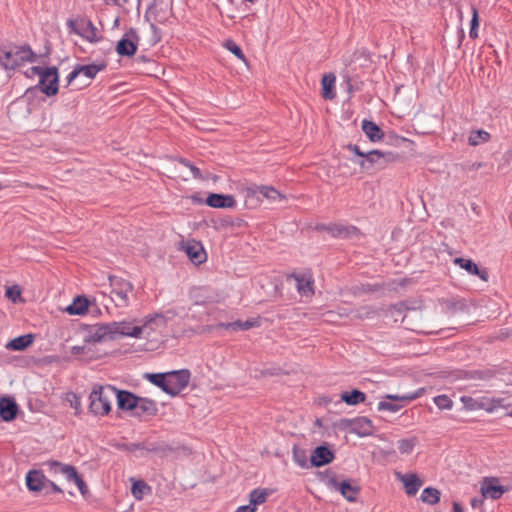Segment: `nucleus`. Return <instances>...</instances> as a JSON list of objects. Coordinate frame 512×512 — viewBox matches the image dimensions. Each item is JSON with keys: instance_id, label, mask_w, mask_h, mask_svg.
I'll use <instances>...</instances> for the list:
<instances>
[{"instance_id": "obj_32", "label": "nucleus", "mask_w": 512, "mask_h": 512, "mask_svg": "<svg viewBox=\"0 0 512 512\" xmlns=\"http://www.w3.org/2000/svg\"><path fill=\"white\" fill-rule=\"evenodd\" d=\"M366 399L365 393L360 390L354 389L350 392L346 391L341 393V400L348 405H357L364 402Z\"/></svg>"}, {"instance_id": "obj_3", "label": "nucleus", "mask_w": 512, "mask_h": 512, "mask_svg": "<svg viewBox=\"0 0 512 512\" xmlns=\"http://www.w3.org/2000/svg\"><path fill=\"white\" fill-rule=\"evenodd\" d=\"M35 54L28 46H11L0 49V63L6 70H14L27 62H33Z\"/></svg>"}, {"instance_id": "obj_56", "label": "nucleus", "mask_w": 512, "mask_h": 512, "mask_svg": "<svg viewBox=\"0 0 512 512\" xmlns=\"http://www.w3.org/2000/svg\"><path fill=\"white\" fill-rule=\"evenodd\" d=\"M86 349V346H73L72 347V354L73 355H80L84 353V350Z\"/></svg>"}, {"instance_id": "obj_53", "label": "nucleus", "mask_w": 512, "mask_h": 512, "mask_svg": "<svg viewBox=\"0 0 512 512\" xmlns=\"http://www.w3.org/2000/svg\"><path fill=\"white\" fill-rule=\"evenodd\" d=\"M80 76L79 70L77 69V66L74 67L73 71H71L67 76V82L70 84L75 78Z\"/></svg>"}, {"instance_id": "obj_59", "label": "nucleus", "mask_w": 512, "mask_h": 512, "mask_svg": "<svg viewBox=\"0 0 512 512\" xmlns=\"http://www.w3.org/2000/svg\"><path fill=\"white\" fill-rule=\"evenodd\" d=\"M73 406H74V408H75V409H78V407L80 406V402H79V401H76V403H74V405H73Z\"/></svg>"}, {"instance_id": "obj_24", "label": "nucleus", "mask_w": 512, "mask_h": 512, "mask_svg": "<svg viewBox=\"0 0 512 512\" xmlns=\"http://www.w3.org/2000/svg\"><path fill=\"white\" fill-rule=\"evenodd\" d=\"M17 411L18 407L14 400L7 397L0 398V416L4 421L15 419Z\"/></svg>"}, {"instance_id": "obj_35", "label": "nucleus", "mask_w": 512, "mask_h": 512, "mask_svg": "<svg viewBox=\"0 0 512 512\" xmlns=\"http://www.w3.org/2000/svg\"><path fill=\"white\" fill-rule=\"evenodd\" d=\"M269 495L270 491L266 488L254 489L249 494V502L256 508L257 505L263 504Z\"/></svg>"}, {"instance_id": "obj_31", "label": "nucleus", "mask_w": 512, "mask_h": 512, "mask_svg": "<svg viewBox=\"0 0 512 512\" xmlns=\"http://www.w3.org/2000/svg\"><path fill=\"white\" fill-rule=\"evenodd\" d=\"M106 68V64L104 62L101 63H93L89 65H77V69L79 70V74L85 76L89 80L95 78V76Z\"/></svg>"}, {"instance_id": "obj_9", "label": "nucleus", "mask_w": 512, "mask_h": 512, "mask_svg": "<svg viewBox=\"0 0 512 512\" xmlns=\"http://www.w3.org/2000/svg\"><path fill=\"white\" fill-rule=\"evenodd\" d=\"M190 377L191 373L187 369L167 372L166 393L170 396H177L188 386Z\"/></svg>"}, {"instance_id": "obj_7", "label": "nucleus", "mask_w": 512, "mask_h": 512, "mask_svg": "<svg viewBox=\"0 0 512 512\" xmlns=\"http://www.w3.org/2000/svg\"><path fill=\"white\" fill-rule=\"evenodd\" d=\"M66 26L70 33L79 35L90 43H97L101 39V37L98 35L96 26L90 19L82 17L77 19L69 18L66 21Z\"/></svg>"}, {"instance_id": "obj_43", "label": "nucleus", "mask_w": 512, "mask_h": 512, "mask_svg": "<svg viewBox=\"0 0 512 512\" xmlns=\"http://www.w3.org/2000/svg\"><path fill=\"white\" fill-rule=\"evenodd\" d=\"M258 325L256 320H247V321H235L226 325L227 328H231L233 330H249L250 328Z\"/></svg>"}, {"instance_id": "obj_37", "label": "nucleus", "mask_w": 512, "mask_h": 512, "mask_svg": "<svg viewBox=\"0 0 512 512\" xmlns=\"http://www.w3.org/2000/svg\"><path fill=\"white\" fill-rule=\"evenodd\" d=\"M145 378L166 393L167 373H147Z\"/></svg>"}, {"instance_id": "obj_26", "label": "nucleus", "mask_w": 512, "mask_h": 512, "mask_svg": "<svg viewBox=\"0 0 512 512\" xmlns=\"http://www.w3.org/2000/svg\"><path fill=\"white\" fill-rule=\"evenodd\" d=\"M372 429L373 426L370 419L366 417H357L354 418L351 432L363 437L372 434Z\"/></svg>"}, {"instance_id": "obj_36", "label": "nucleus", "mask_w": 512, "mask_h": 512, "mask_svg": "<svg viewBox=\"0 0 512 512\" xmlns=\"http://www.w3.org/2000/svg\"><path fill=\"white\" fill-rule=\"evenodd\" d=\"M292 457L293 461L301 468H309L311 467L308 463V456L306 450L294 446L292 449Z\"/></svg>"}, {"instance_id": "obj_27", "label": "nucleus", "mask_w": 512, "mask_h": 512, "mask_svg": "<svg viewBox=\"0 0 512 512\" xmlns=\"http://www.w3.org/2000/svg\"><path fill=\"white\" fill-rule=\"evenodd\" d=\"M89 301L85 296H77L73 302L67 306L65 311L70 315H84L88 311Z\"/></svg>"}, {"instance_id": "obj_13", "label": "nucleus", "mask_w": 512, "mask_h": 512, "mask_svg": "<svg viewBox=\"0 0 512 512\" xmlns=\"http://www.w3.org/2000/svg\"><path fill=\"white\" fill-rule=\"evenodd\" d=\"M506 492V489L499 484L495 477L484 478L481 484V493L485 498L497 500Z\"/></svg>"}, {"instance_id": "obj_23", "label": "nucleus", "mask_w": 512, "mask_h": 512, "mask_svg": "<svg viewBox=\"0 0 512 512\" xmlns=\"http://www.w3.org/2000/svg\"><path fill=\"white\" fill-rule=\"evenodd\" d=\"M118 407L122 410H135L137 406L138 396L131 392L116 389V396Z\"/></svg>"}, {"instance_id": "obj_47", "label": "nucleus", "mask_w": 512, "mask_h": 512, "mask_svg": "<svg viewBox=\"0 0 512 512\" xmlns=\"http://www.w3.org/2000/svg\"><path fill=\"white\" fill-rule=\"evenodd\" d=\"M179 162L184 165L185 167L189 168V170L192 173L193 178L195 179H203V176L201 174V171L199 168L191 164L188 160L181 158Z\"/></svg>"}, {"instance_id": "obj_49", "label": "nucleus", "mask_w": 512, "mask_h": 512, "mask_svg": "<svg viewBox=\"0 0 512 512\" xmlns=\"http://www.w3.org/2000/svg\"><path fill=\"white\" fill-rule=\"evenodd\" d=\"M71 481H73L80 492L84 495L87 491V485L84 482V480L79 476V474L76 472V476L71 478Z\"/></svg>"}, {"instance_id": "obj_8", "label": "nucleus", "mask_w": 512, "mask_h": 512, "mask_svg": "<svg viewBox=\"0 0 512 512\" xmlns=\"http://www.w3.org/2000/svg\"><path fill=\"white\" fill-rule=\"evenodd\" d=\"M460 401L464 408L470 411L484 410L488 413H492L496 409L504 407L503 399L488 396L472 397L464 395L460 398Z\"/></svg>"}, {"instance_id": "obj_34", "label": "nucleus", "mask_w": 512, "mask_h": 512, "mask_svg": "<svg viewBox=\"0 0 512 512\" xmlns=\"http://www.w3.org/2000/svg\"><path fill=\"white\" fill-rule=\"evenodd\" d=\"M441 492L433 487L425 488L420 496V499L423 503L429 505H435L440 501Z\"/></svg>"}, {"instance_id": "obj_42", "label": "nucleus", "mask_w": 512, "mask_h": 512, "mask_svg": "<svg viewBox=\"0 0 512 512\" xmlns=\"http://www.w3.org/2000/svg\"><path fill=\"white\" fill-rule=\"evenodd\" d=\"M223 46L231 53H233L239 60H242L244 62L246 61V57L242 49L233 40H226Z\"/></svg>"}, {"instance_id": "obj_39", "label": "nucleus", "mask_w": 512, "mask_h": 512, "mask_svg": "<svg viewBox=\"0 0 512 512\" xmlns=\"http://www.w3.org/2000/svg\"><path fill=\"white\" fill-rule=\"evenodd\" d=\"M423 393H424V388H420V389H418L415 392L406 393V394H402V395L388 394V395H386L385 398L389 399V400H392V401H406V402H410V401H413V400L419 398L420 396H422Z\"/></svg>"}, {"instance_id": "obj_40", "label": "nucleus", "mask_w": 512, "mask_h": 512, "mask_svg": "<svg viewBox=\"0 0 512 512\" xmlns=\"http://www.w3.org/2000/svg\"><path fill=\"white\" fill-rule=\"evenodd\" d=\"M417 443V438L401 439L398 441V450L401 454H410Z\"/></svg>"}, {"instance_id": "obj_21", "label": "nucleus", "mask_w": 512, "mask_h": 512, "mask_svg": "<svg viewBox=\"0 0 512 512\" xmlns=\"http://www.w3.org/2000/svg\"><path fill=\"white\" fill-rule=\"evenodd\" d=\"M331 486L338 490L344 498L348 501H354L356 499L357 494L359 493V487L357 485H352L350 481L344 480L342 482H338L337 480H331Z\"/></svg>"}, {"instance_id": "obj_19", "label": "nucleus", "mask_w": 512, "mask_h": 512, "mask_svg": "<svg viewBox=\"0 0 512 512\" xmlns=\"http://www.w3.org/2000/svg\"><path fill=\"white\" fill-rule=\"evenodd\" d=\"M183 249L186 252L188 258L194 264L198 265L206 261V252L201 243L197 241H188L183 246Z\"/></svg>"}, {"instance_id": "obj_61", "label": "nucleus", "mask_w": 512, "mask_h": 512, "mask_svg": "<svg viewBox=\"0 0 512 512\" xmlns=\"http://www.w3.org/2000/svg\"><path fill=\"white\" fill-rule=\"evenodd\" d=\"M508 415L512 417V412H510Z\"/></svg>"}, {"instance_id": "obj_29", "label": "nucleus", "mask_w": 512, "mask_h": 512, "mask_svg": "<svg viewBox=\"0 0 512 512\" xmlns=\"http://www.w3.org/2000/svg\"><path fill=\"white\" fill-rule=\"evenodd\" d=\"M33 340L34 336L32 334H25L9 341L6 344V348L13 351H22L29 347Z\"/></svg>"}, {"instance_id": "obj_25", "label": "nucleus", "mask_w": 512, "mask_h": 512, "mask_svg": "<svg viewBox=\"0 0 512 512\" xmlns=\"http://www.w3.org/2000/svg\"><path fill=\"white\" fill-rule=\"evenodd\" d=\"M134 411L138 416H154L158 409L155 401L139 397Z\"/></svg>"}, {"instance_id": "obj_48", "label": "nucleus", "mask_w": 512, "mask_h": 512, "mask_svg": "<svg viewBox=\"0 0 512 512\" xmlns=\"http://www.w3.org/2000/svg\"><path fill=\"white\" fill-rule=\"evenodd\" d=\"M401 408L400 405L394 404L387 401H381L378 403L377 409L378 411H390V412H397Z\"/></svg>"}, {"instance_id": "obj_16", "label": "nucleus", "mask_w": 512, "mask_h": 512, "mask_svg": "<svg viewBox=\"0 0 512 512\" xmlns=\"http://www.w3.org/2000/svg\"><path fill=\"white\" fill-rule=\"evenodd\" d=\"M48 479L40 470H30L26 475V484L30 491L40 492L47 489Z\"/></svg>"}, {"instance_id": "obj_10", "label": "nucleus", "mask_w": 512, "mask_h": 512, "mask_svg": "<svg viewBox=\"0 0 512 512\" xmlns=\"http://www.w3.org/2000/svg\"><path fill=\"white\" fill-rule=\"evenodd\" d=\"M139 36L134 29L125 33L124 36L118 41L115 50L120 56H133L138 47Z\"/></svg>"}, {"instance_id": "obj_52", "label": "nucleus", "mask_w": 512, "mask_h": 512, "mask_svg": "<svg viewBox=\"0 0 512 512\" xmlns=\"http://www.w3.org/2000/svg\"><path fill=\"white\" fill-rule=\"evenodd\" d=\"M255 511H256V508L249 503L248 505H243V506L238 507L235 512H255Z\"/></svg>"}, {"instance_id": "obj_44", "label": "nucleus", "mask_w": 512, "mask_h": 512, "mask_svg": "<svg viewBox=\"0 0 512 512\" xmlns=\"http://www.w3.org/2000/svg\"><path fill=\"white\" fill-rule=\"evenodd\" d=\"M434 403L439 409L449 410L453 406L452 400L447 395H438L434 397Z\"/></svg>"}, {"instance_id": "obj_28", "label": "nucleus", "mask_w": 512, "mask_h": 512, "mask_svg": "<svg viewBox=\"0 0 512 512\" xmlns=\"http://www.w3.org/2000/svg\"><path fill=\"white\" fill-rule=\"evenodd\" d=\"M362 130L372 142L380 141L384 137L383 131L372 121L363 120Z\"/></svg>"}, {"instance_id": "obj_11", "label": "nucleus", "mask_w": 512, "mask_h": 512, "mask_svg": "<svg viewBox=\"0 0 512 512\" xmlns=\"http://www.w3.org/2000/svg\"><path fill=\"white\" fill-rule=\"evenodd\" d=\"M117 326L113 322L96 325L94 330L90 333L86 342L98 343L107 340H115V329Z\"/></svg>"}, {"instance_id": "obj_60", "label": "nucleus", "mask_w": 512, "mask_h": 512, "mask_svg": "<svg viewBox=\"0 0 512 512\" xmlns=\"http://www.w3.org/2000/svg\"><path fill=\"white\" fill-rule=\"evenodd\" d=\"M146 450H147V451H157V449H156V448H154V447H153V448H148V449H146Z\"/></svg>"}, {"instance_id": "obj_6", "label": "nucleus", "mask_w": 512, "mask_h": 512, "mask_svg": "<svg viewBox=\"0 0 512 512\" xmlns=\"http://www.w3.org/2000/svg\"><path fill=\"white\" fill-rule=\"evenodd\" d=\"M109 282L111 287L110 297L115 306L119 308L128 307L129 295L134 289L133 284L117 276H110Z\"/></svg>"}, {"instance_id": "obj_2", "label": "nucleus", "mask_w": 512, "mask_h": 512, "mask_svg": "<svg viewBox=\"0 0 512 512\" xmlns=\"http://www.w3.org/2000/svg\"><path fill=\"white\" fill-rule=\"evenodd\" d=\"M116 388L110 385H95L90 393V411L95 415H106L111 410V403L115 399Z\"/></svg>"}, {"instance_id": "obj_18", "label": "nucleus", "mask_w": 512, "mask_h": 512, "mask_svg": "<svg viewBox=\"0 0 512 512\" xmlns=\"http://www.w3.org/2000/svg\"><path fill=\"white\" fill-rule=\"evenodd\" d=\"M453 263L455 265H458L460 268L466 270L469 274L478 276L481 280L485 282H487L489 279L487 270L479 268L478 265L471 259L457 257L453 260Z\"/></svg>"}, {"instance_id": "obj_57", "label": "nucleus", "mask_w": 512, "mask_h": 512, "mask_svg": "<svg viewBox=\"0 0 512 512\" xmlns=\"http://www.w3.org/2000/svg\"><path fill=\"white\" fill-rule=\"evenodd\" d=\"M452 512H463V509L458 502H453Z\"/></svg>"}, {"instance_id": "obj_17", "label": "nucleus", "mask_w": 512, "mask_h": 512, "mask_svg": "<svg viewBox=\"0 0 512 512\" xmlns=\"http://www.w3.org/2000/svg\"><path fill=\"white\" fill-rule=\"evenodd\" d=\"M43 466L47 468L49 473L54 475L62 474L68 481H71V478L76 476V468L72 465L49 460L44 462Z\"/></svg>"}, {"instance_id": "obj_30", "label": "nucleus", "mask_w": 512, "mask_h": 512, "mask_svg": "<svg viewBox=\"0 0 512 512\" xmlns=\"http://www.w3.org/2000/svg\"><path fill=\"white\" fill-rule=\"evenodd\" d=\"M336 77L333 74L324 75L321 81L322 96L324 99L332 100L336 94L334 91Z\"/></svg>"}, {"instance_id": "obj_54", "label": "nucleus", "mask_w": 512, "mask_h": 512, "mask_svg": "<svg viewBox=\"0 0 512 512\" xmlns=\"http://www.w3.org/2000/svg\"><path fill=\"white\" fill-rule=\"evenodd\" d=\"M348 149L351 150L352 152H354L356 155L362 157L363 159L365 158V154L366 153L362 152L360 150L359 146H357V145H349Z\"/></svg>"}, {"instance_id": "obj_12", "label": "nucleus", "mask_w": 512, "mask_h": 512, "mask_svg": "<svg viewBox=\"0 0 512 512\" xmlns=\"http://www.w3.org/2000/svg\"><path fill=\"white\" fill-rule=\"evenodd\" d=\"M394 155L392 153H384L379 150H371L365 154V158L358 162L364 168L369 169L373 164H378L379 168H383L386 162L392 161Z\"/></svg>"}, {"instance_id": "obj_4", "label": "nucleus", "mask_w": 512, "mask_h": 512, "mask_svg": "<svg viewBox=\"0 0 512 512\" xmlns=\"http://www.w3.org/2000/svg\"><path fill=\"white\" fill-rule=\"evenodd\" d=\"M246 204L257 206L261 201V197L271 202L282 201L285 195L280 193L272 186L250 184L242 189Z\"/></svg>"}, {"instance_id": "obj_5", "label": "nucleus", "mask_w": 512, "mask_h": 512, "mask_svg": "<svg viewBox=\"0 0 512 512\" xmlns=\"http://www.w3.org/2000/svg\"><path fill=\"white\" fill-rule=\"evenodd\" d=\"M33 75L39 77L37 87L47 96H53L58 92L59 74L56 67L34 66L30 69Z\"/></svg>"}, {"instance_id": "obj_38", "label": "nucleus", "mask_w": 512, "mask_h": 512, "mask_svg": "<svg viewBox=\"0 0 512 512\" xmlns=\"http://www.w3.org/2000/svg\"><path fill=\"white\" fill-rule=\"evenodd\" d=\"M490 139V134L485 130L472 131L469 135L468 142L471 146H477L485 143Z\"/></svg>"}, {"instance_id": "obj_1", "label": "nucleus", "mask_w": 512, "mask_h": 512, "mask_svg": "<svg viewBox=\"0 0 512 512\" xmlns=\"http://www.w3.org/2000/svg\"><path fill=\"white\" fill-rule=\"evenodd\" d=\"M164 316L160 313L149 314L142 319L113 322L115 337L149 338L160 326L164 325Z\"/></svg>"}, {"instance_id": "obj_51", "label": "nucleus", "mask_w": 512, "mask_h": 512, "mask_svg": "<svg viewBox=\"0 0 512 512\" xmlns=\"http://www.w3.org/2000/svg\"><path fill=\"white\" fill-rule=\"evenodd\" d=\"M354 422V419H341L340 420V427L344 429L352 430V423Z\"/></svg>"}, {"instance_id": "obj_41", "label": "nucleus", "mask_w": 512, "mask_h": 512, "mask_svg": "<svg viewBox=\"0 0 512 512\" xmlns=\"http://www.w3.org/2000/svg\"><path fill=\"white\" fill-rule=\"evenodd\" d=\"M150 487L142 480H136L132 484L131 492L137 500H141L144 493L149 490Z\"/></svg>"}, {"instance_id": "obj_45", "label": "nucleus", "mask_w": 512, "mask_h": 512, "mask_svg": "<svg viewBox=\"0 0 512 512\" xmlns=\"http://www.w3.org/2000/svg\"><path fill=\"white\" fill-rule=\"evenodd\" d=\"M5 296L13 303L21 300V289L18 285L7 287Z\"/></svg>"}, {"instance_id": "obj_46", "label": "nucleus", "mask_w": 512, "mask_h": 512, "mask_svg": "<svg viewBox=\"0 0 512 512\" xmlns=\"http://www.w3.org/2000/svg\"><path fill=\"white\" fill-rule=\"evenodd\" d=\"M478 26H479L478 12H477L476 8H473V16L471 19V28H470V32H469V36L472 39H475L478 37V32H477Z\"/></svg>"}, {"instance_id": "obj_14", "label": "nucleus", "mask_w": 512, "mask_h": 512, "mask_svg": "<svg viewBox=\"0 0 512 512\" xmlns=\"http://www.w3.org/2000/svg\"><path fill=\"white\" fill-rule=\"evenodd\" d=\"M335 458L334 452L327 446L316 447L310 455V466L321 467L331 463Z\"/></svg>"}, {"instance_id": "obj_50", "label": "nucleus", "mask_w": 512, "mask_h": 512, "mask_svg": "<svg viewBox=\"0 0 512 512\" xmlns=\"http://www.w3.org/2000/svg\"><path fill=\"white\" fill-rule=\"evenodd\" d=\"M124 448H125V450H127L128 452H131V453H133L137 450H144V447L138 443L125 444Z\"/></svg>"}, {"instance_id": "obj_55", "label": "nucleus", "mask_w": 512, "mask_h": 512, "mask_svg": "<svg viewBox=\"0 0 512 512\" xmlns=\"http://www.w3.org/2000/svg\"><path fill=\"white\" fill-rule=\"evenodd\" d=\"M47 488H51V490L53 492H57V493L63 492L62 489L58 485H56L53 481H50L49 479H48V483H47Z\"/></svg>"}, {"instance_id": "obj_20", "label": "nucleus", "mask_w": 512, "mask_h": 512, "mask_svg": "<svg viewBox=\"0 0 512 512\" xmlns=\"http://www.w3.org/2000/svg\"><path fill=\"white\" fill-rule=\"evenodd\" d=\"M206 204L213 208H233L236 206V201L231 195L211 193L206 198Z\"/></svg>"}, {"instance_id": "obj_58", "label": "nucleus", "mask_w": 512, "mask_h": 512, "mask_svg": "<svg viewBox=\"0 0 512 512\" xmlns=\"http://www.w3.org/2000/svg\"><path fill=\"white\" fill-rule=\"evenodd\" d=\"M477 503H478V500H476V499H473V500L471 501V505H472L473 507H476Z\"/></svg>"}, {"instance_id": "obj_22", "label": "nucleus", "mask_w": 512, "mask_h": 512, "mask_svg": "<svg viewBox=\"0 0 512 512\" xmlns=\"http://www.w3.org/2000/svg\"><path fill=\"white\" fill-rule=\"evenodd\" d=\"M398 478L403 483L408 496H414L423 484L422 480L414 473L399 474Z\"/></svg>"}, {"instance_id": "obj_15", "label": "nucleus", "mask_w": 512, "mask_h": 512, "mask_svg": "<svg viewBox=\"0 0 512 512\" xmlns=\"http://www.w3.org/2000/svg\"><path fill=\"white\" fill-rule=\"evenodd\" d=\"M293 279L297 291L302 296H311L314 293L313 290V279L309 273L293 274L288 277V280Z\"/></svg>"}, {"instance_id": "obj_33", "label": "nucleus", "mask_w": 512, "mask_h": 512, "mask_svg": "<svg viewBox=\"0 0 512 512\" xmlns=\"http://www.w3.org/2000/svg\"><path fill=\"white\" fill-rule=\"evenodd\" d=\"M326 229L335 237H349L350 235L358 232V229L354 226L347 227L338 224L330 225Z\"/></svg>"}]
</instances>
